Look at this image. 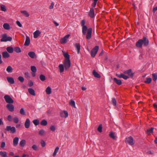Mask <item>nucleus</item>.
Listing matches in <instances>:
<instances>
[{
	"label": "nucleus",
	"instance_id": "72a5a7b5",
	"mask_svg": "<svg viewBox=\"0 0 157 157\" xmlns=\"http://www.w3.org/2000/svg\"><path fill=\"white\" fill-rule=\"evenodd\" d=\"M46 92L48 94H50L51 93V89L49 86H48L46 88Z\"/></svg>",
	"mask_w": 157,
	"mask_h": 157
},
{
	"label": "nucleus",
	"instance_id": "473e14b6",
	"mask_svg": "<svg viewBox=\"0 0 157 157\" xmlns=\"http://www.w3.org/2000/svg\"><path fill=\"white\" fill-rule=\"evenodd\" d=\"M14 51L17 53H20L21 52V49L17 47H15L13 48Z\"/></svg>",
	"mask_w": 157,
	"mask_h": 157
},
{
	"label": "nucleus",
	"instance_id": "1a4fd4ad",
	"mask_svg": "<svg viewBox=\"0 0 157 157\" xmlns=\"http://www.w3.org/2000/svg\"><path fill=\"white\" fill-rule=\"evenodd\" d=\"M6 107L8 110L10 112H13L14 109V107L13 105L11 104H7L6 105Z\"/></svg>",
	"mask_w": 157,
	"mask_h": 157
},
{
	"label": "nucleus",
	"instance_id": "6e6d98bb",
	"mask_svg": "<svg viewBox=\"0 0 157 157\" xmlns=\"http://www.w3.org/2000/svg\"><path fill=\"white\" fill-rule=\"evenodd\" d=\"M50 129L51 131H54L56 130V127L54 125H52L50 127Z\"/></svg>",
	"mask_w": 157,
	"mask_h": 157
},
{
	"label": "nucleus",
	"instance_id": "f257e3e1",
	"mask_svg": "<svg viewBox=\"0 0 157 157\" xmlns=\"http://www.w3.org/2000/svg\"><path fill=\"white\" fill-rule=\"evenodd\" d=\"M149 44V41L148 39L145 36H143L142 39L139 40L136 43V46L139 48H141L143 44L146 47Z\"/></svg>",
	"mask_w": 157,
	"mask_h": 157
},
{
	"label": "nucleus",
	"instance_id": "bf43d9fd",
	"mask_svg": "<svg viewBox=\"0 0 157 157\" xmlns=\"http://www.w3.org/2000/svg\"><path fill=\"white\" fill-rule=\"evenodd\" d=\"M85 21L84 20H83L81 22V26L82 27H83L84 26H86L85 25Z\"/></svg>",
	"mask_w": 157,
	"mask_h": 157
},
{
	"label": "nucleus",
	"instance_id": "20e7f679",
	"mask_svg": "<svg viewBox=\"0 0 157 157\" xmlns=\"http://www.w3.org/2000/svg\"><path fill=\"white\" fill-rule=\"evenodd\" d=\"M98 47L96 46L91 50L90 52V54L92 57H94L95 56L98 51Z\"/></svg>",
	"mask_w": 157,
	"mask_h": 157
},
{
	"label": "nucleus",
	"instance_id": "9d476101",
	"mask_svg": "<svg viewBox=\"0 0 157 157\" xmlns=\"http://www.w3.org/2000/svg\"><path fill=\"white\" fill-rule=\"evenodd\" d=\"M92 29L90 28L88 29L87 31V33L86 35V38L88 40L90 39L91 37Z\"/></svg>",
	"mask_w": 157,
	"mask_h": 157
},
{
	"label": "nucleus",
	"instance_id": "2f4dec72",
	"mask_svg": "<svg viewBox=\"0 0 157 157\" xmlns=\"http://www.w3.org/2000/svg\"><path fill=\"white\" fill-rule=\"evenodd\" d=\"M59 67L60 72V73L63 72L64 70V66L63 64H61L59 65Z\"/></svg>",
	"mask_w": 157,
	"mask_h": 157
},
{
	"label": "nucleus",
	"instance_id": "8fccbe9b",
	"mask_svg": "<svg viewBox=\"0 0 157 157\" xmlns=\"http://www.w3.org/2000/svg\"><path fill=\"white\" fill-rule=\"evenodd\" d=\"M45 132V131L43 129H41L40 130L39 132V134L41 136L43 135Z\"/></svg>",
	"mask_w": 157,
	"mask_h": 157
},
{
	"label": "nucleus",
	"instance_id": "6ab92c4d",
	"mask_svg": "<svg viewBox=\"0 0 157 157\" xmlns=\"http://www.w3.org/2000/svg\"><path fill=\"white\" fill-rule=\"evenodd\" d=\"M28 55L31 58L33 59L35 58L36 55L34 52H30L28 53Z\"/></svg>",
	"mask_w": 157,
	"mask_h": 157
},
{
	"label": "nucleus",
	"instance_id": "864d4df0",
	"mask_svg": "<svg viewBox=\"0 0 157 157\" xmlns=\"http://www.w3.org/2000/svg\"><path fill=\"white\" fill-rule=\"evenodd\" d=\"M18 79L21 82H22L24 81V78L22 76H19L18 77Z\"/></svg>",
	"mask_w": 157,
	"mask_h": 157
},
{
	"label": "nucleus",
	"instance_id": "9b49d317",
	"mask_svg": "<svg viewBox=\"0 0 157 157\" xmlns=\"http://www.w3.org/2000/svg\"><path fill=\"white\" fill-rule=\"evenodd\" d=\"M116 75L117 77L120 78H122L125 80H126L129 78V76L125 75L123 74H116Z\"/></svg>",
	"mask_w": 157,
	"mask_h": 157
},
{
	"label": "nucleus",
	"instance_id": "e2e57ef3",
	"mask_svg": "<svg viewBox=\"0 0 157 157\" xmlns=\"http://www.w3.org/2000/svg\"><path fill=\"white\" fill-rule=\"evenodd\" d=\"M17 25H18L19 27H21L22 25L20 22L19 21H17L16 22Z\"/></svg>",
	"mask_w": 157,
	"mask_h": 157
},
{
	"label": "nucleus",
	"instance_id": "7c9ffc66",
	"mask_svg": "<svg viewBox=\"0 0 157 157\" xmlns=\"http://www.w3.org/2000/svg\"><path fill=\"white\" fill-rule=\"evenodd\" d=\"M13 68L10 66H8L6 69V71L8 73H12L13 72Z\"/></svg>",
	"mask_w": 157,
	"mask_h": 157
},
{
	"label": "nucleus",
	"instance_id": "69168bd1",
	"mask_svg": "<svg viewBox=\"0 0 157 157\" xmlns=\"http://www.w3.org/2000/svg\"><path fill=\"white\" fill-rule=\"evenodd\" d=\"M54 6V4L53 2H52L51 4V5L49 6V9H53V8Z\"/></svg>",
	"mask_w": 157,
	"mask_h": 157
},
{
	"label": "nucleus",
	"instance_id": "5fc2aeb1",
	"mask_svg": "<svg viewBox=\"0 0 157 157\" xmlns=\"http://www.w3.org/2000/svg\"><path fill=\"white\" fill-rule=\"evenodd\" d=\"M112 104L114 106H115L116 105V100L115 98H113L112 99Z\"/></svg>",
	"mask_w": 157,
	"mask_h": 157
},
{
	"label": "nucleus",
	"instance_id": "0eeeda50",
	"mask_svg": "<svg viewBox=\"0 0 157 157\" xmlns=\"http://www.w3.org/2000/svg\"><path fill=\"white\" fill-rule=\"evenodd\" d=\"M126 142L130 145H132L135 144L133 138L131 136L129 137L126 138Z\"/></svg>",
	"mask_w": 157,
	"mask_h": 157
},
{
	"label": "nucleus",
	"instance_id": "2eb2a0df",
	"mask_svg": "<svg viewBox=\"0 0 157 157\" xmlns=\"http://www.w3.org/2000/svg\"><path fill=\"white\" fill-rule=\"evenodd\" d=\"M2 56L4 58H8L10 57V54L7 52L5 51L2 52Z\"/></svg>",
	"mask_w": 157,
	"mask_h": 157
},
{
	"label": "nucleus",
	"instance_id": "5701e85b",
	"mask_svg": "<svg viewBox=\"0 0 157 157\" xmlns=\"http://www.w3.org/2000/svg\"><path fill=\"white\" fill-rule=\"evenodd\" d=\"M6 49L7 51L9 53H12L13 52V48L11 46L7 47Z\"/></svg>",
	"mask_w": 157,
	"mask_h": 157
},
{
	"label": "nucleus",
	"instance_id": "4468645a",
	"mask_svg": "<svg viewBox=\"0 0 157 157\" xmlns=\"http://www.w3.org/2000/svg\"><path fill=\"white\" fill-rule=\"evenodd\" d=\"M40 32L38 30H37L33 33L34 37L35 38H37L40 34Z\"/></svg>",
	"mask_w": 157,
	"mask_h": 157
},
{
	"label": "nucleus",
	"instance_id": "bb28decb",
	"mask_svg": "<svg viewBox=\"0 0 157 157\" xmlns=\"http://www.w3.org/2000/svg\"><path fill=\"white\" fill-rule=\"evenodd\" d=\"M3 26L4 28L6 30H9L10 29V26L8 23H4Z\"/></svg>",
	"mask_w": 157,
	"mask_h": 157
},
{
	"label": "nucleus",
	"instance_id": "b1692460",
	"mask_svg": "<svg viewBox=\"0 0 157 157\" xmlns=\"http://www.w3.org/2000/svg\"><path fill=\"white\" fill-rule=\"evenodd\" d=\"M89 16L91 18L93 17L94 16V10L93 8H91L90 9L89 13Z\"/></svg>",
	"mask_w": 157,
	"mask_h": 157
},
{
	"label": "nucleus",
	"instance_id": "79ce46f5",
	"mask_svg": "<svg viewBox=\"0 0 157 157\" xmlns=\"http://www.w3.org/2000/svg\"><path fill=\"white\" fill-rule=\"evenodd\" d=\"M31 70L33 73H35L36 71V68L34 66H31Z\"/></svg>",
	"mask_w": 157,
	"mask_h": 157
},
{
	"label": "nucleus",
	"instance_id": "052dcab7",
	"mask_svg": "<svg viewBox=\"0 0 157 157\" xmlns=\"http://www.w3.org/2000/svg\"><path fill=\"white\" fill-rule=\"evenodd\" d=\"M28 85H29V86H30V87L32 86H33V83L32 82V81H30L29 82Z\"/></svg>",
	"mask_w": 157,
	"mask_h": 157
},
{
	"label": "nucleus",
	"instance_id": "a878e982",
	"mask_svg": "<svg viewBox=\"0 0 157 157\" xmlns=\"http://www.w3.org/2000/svg\"><path fill=\"white\" fill-rule=\"evenodd\" d=\"M93 74L95 78H100V75L94 70L93 71Z\"/></svg>",
	"mask_w": 157,
	"mask_h": 157
},
{
	"label": "nucleus",
	"instance_id": "a211bd4d",
	"mask_svg": "<svg viewBox=\"0 0 157 157\" xmlns=\"http://www.w3.org/2000/svg\"><path fill=\"white\" fill-rule=\"evenodd\" d=\"M19 140V138L17 137H15L13 140V145L14 146L17 145Z\"/></svg>",
	"mask_w": 157,
	"mask_h": 157
},
{
	"label": "nucleus",
	"instance_id": "423d86ee",
	"mask_svg": "<svg viewBox=\"0 0 157 157\" xmlns=\"http://www.w3.org/2000/svg\"><path fill=\"white\" fill-rule=\"evenodd\" d=\"M63 64L65 69L66 70L68 69L71 66L70 60H64Z\"/></svg>",
	"mask_w": 157,
	"mask_h": 157
},
{
	"label": "nucleus",
	"instance_id": "4c0bfd02",
	"mask_svg": "<svg viewBox=\"0 0 157 157\" xmlns=\"http://www.w3.org/2000/svg\"><path fill=\"white\" fill-rule=\"evenodd\" d=\"M152 81L151 78H147L146 80L144 81V82L146 83L149 84Z\"/></svg>",
	"mask_w": 157,
	"mask_h": 157
},
{
	"label": "nucleus",
	"instance_id": "58836bf2",
	"mask_svg": "<svg viewBox=\"0 0 157 157\" xmlns=\"http://www.w3.org/2000/svg\"><path fill=\"white\" fill-rule=\"evenodd\" d=\"M21 13L26 17H28L29 16V13L26 11H21Z\"/></svg>",
	"mask_w": 157,
	"mask_h": 157
},
{
	"label": "nucleus",
	"instance_id": "ddd939ff",
	"mask_svg": "<svg viewBox=\"0 0 157 157\" xmlns=\"http://www.w3.org/2000/svg\"><path fill=\"white\" fill-rule=\"evenodd\" d=\"M30 124V121L29 118L26 119L25 123V126L26 128H29Z\"/></svg>",
	"mask_w": 157,
	"mask_h": 157
},
{
	"label": "nucleus",
	"instance_id": "13d9d810",
	"mask_svg": "<svg viewBox=\"0 0 157 157\" xmlns=\"http://www.w3.org/2000/svg\"><path fill=\"white\" fill-rule=\"evenodd\" d=\"M41 144L42 146L44 147L45 145V143L44 140H42L41 142Z\"/></svg>",
	"mask_w": 157,
	"mask_h": 157
},
{
	"label": "nucleus",
	"instance_id": "338daca9",
	"mask_svg": "<svg viewBox=\"0 0 157 157\" xmlns=\"http://www.w3.org/2000/svg\"><path fill=\"white\" fill-rule=\"evenodd\" d=\"M25 77L26 78H28V77H29V73H28V72H25Z\"/></svg>",
	"mask_w": 157,
	"mask_h": 157
},
{
	"label": "nucleus",
	"instance_id": "7ed1b4c3",
	"mask_svg": "<svg viewBox=\"0 0 157 157\" xmlns=\"http://www.w3.org/2000/svg\"><path fill=\"white\" fill-rule=\"evenodd\" d=\"M5 130L10 132L12 134L16 132V130L14 127H11L10 126H7L5 129Z\"/></svg>",
	"mask_w": 157,
	"mask_h": 157
},
{
	"label": "nucleus",
	"instance_id": "c85d7f7f",
	"mask_svg": "<svg viewBox=\"0 0 157 157\" xmlns=\"http://www.w3.org/2000/svg\"><path fill=\"white\" fill-rule=\"evenodd\" d=\"M75 46L76 48L78 54L80 52V47L79 44L77 43L75 44Z\"/></svg>",
	"mask_w": 157,
	"mask_h": 157
},
{
	"label": "nucleus",
	"instance_id": "09e8293b",
	"mask_svg": "<svg viewBox=\"0 0 157 157\" xmlns=\"http://www.w3.org/2000/svg\"><path fill=\"white\" fill-rule=\"evenodd\" d=\"M153 79L154 81H155L157 79V75L156 73L153 74L152 75Z\"/></svg>",
	"mask_w": 157,
	"mask_h": 157
},
{
	"label": "nucleus",
	"instance_id": "a18cd8bd",
	"mask_svg": "<svg viewBox=\"0 0 157 157\" xmlns=\"http://www.w3.org/2000/svg\"><path fill=\"white\" fill-rule=\"evenodd\" d=\"M39 78L40 80L42 81H44L46 79L45 76L43 75H40V76Z\"/></svg>",
	"mask_w": 157,
	"mask_h": 157
},
{
	"label": "nucleus",
	"instance_id": "a19ab883",
	"mask_svg": "<svg viewBox=\"0 0 157 157\" xmlns=\"http://www.w3.org/2000/svg\"><path fill=\"white\" fill-rule=\"evenodd\" d=\"M153 129L154 128H151L150 129H148L147 131V133L148 134H150L153 132Z\"/></svg>",
	"mask_w": 157,
	"mask_h": 157
},
{
	"label": "nucleus",
	"instance_id": "c756f323",
	"mask_svg": "<svg viewBox=\"0 0 157 157\" xmlns=\"http://www.w3.org/2000/svg\"><path fill=\"white\" fill-rule=\"evenodd\" d=\"M0 155L2 157H7V153L6 151H0Z\"/></svg>",
	"mask_w": 157,
	"mask_h": 157
},
{
	"label": "nucleus",
	"instance_id": "f8f14e48",
	"mask_svg": "<svg viewBox=\"0 0 157 157\" xmlns=\"http://www.w3.org/2000/svg\"><path fill=\"white\" fill-rule=\"evenodd\" d=\"M124 74L128 75L129 77L132 78L133 76L134 73L132 72V70L131 69L124 71Z\"/></svg>",
	"mask_w": 157,
	"mask_h": 157
},
{
	"label": "nucleus",
	"instance_id": "0e129e2a",
	"mask_svg": "<svg viewBox=\"0 0 157 157\" xmlns=\"http://www.w3.org/2000/svg\"><path fill=\"white\" fill-rule=\"evenodd\" d=\"M32 148L35 150H36L37 149V147L35 145H33L32 146Z\"/></svg>",
	"mask_w": 157,
	"mask_h": 157
},
{
	"label": "nucleus",
	"instance_id": "aec40b11",
	"mask_svg": "<svg viewBox=\"0 0 157 157\" xmlns=\"http://www.w3.org/2000/svg\"><path fill=\"white\" fill-rule=\"evenodd\" d=\"M114 82L118 85H120L122 84V81L120 79H118L116 78H113Z\"/></svg>",
	"mask_w": 157,
	"mask_h": 157
},
{
	"label": "nucleus",
	"instance_id": "4d7b16f0",
	"mask_svg": "<svg viewBox=\"0 0 157 157\" xmlns=\"http://www.w3.org/2000/svg\"><path fill=\"white\" fill-rule=\"evenodd\" d=\"M7 120L9 121H11L12 120V117L10 115H8L7 117Z\"/></svg>",
	"mask_w": 157,
	"mask_h": 157
},
{
	"label": "nucleus",
	"instance_id": "de8ad7c7",
	"mask_svg": "<svg viewBox=\"0 0 157 157\" xmlns=\"http://www.w3.org/2000/svg\"><path fill=\"white\" fill-rule=\"evenodd\" d=\"M20 113L22 115H25V113L23 108H21L20 111Z\"/></svg>",
	"mask_w": 157,
	"mask_h": 157
},
{
	"label": "nucleus",
	"instance_id": "412c9836",
	"mask_svg": "<svg viewBox=\"0 0 157 157\" xmlns=\"http://www.w3.org/2000/svg\"><path fill=\"white\" fill-rule=\"evenodd\" d=\"M28 91L30 94L34 96L36 95L35 91L32 88H29L28 89Z\"/></svg>",
	"mask_w": 157,
	"mask_h": 157
},
{
	"label": "nucleus",
	"instance_id": "49530a36",
	"mask_svg": "<svg viewBox=\"0 0 157 157\" xmlns=\"http://www.w3.org/2000/svg\"><path fill=\"white\" fill-rule=\"evenodd\" d=\"M33 122L35 125H38L40 123L39 121L37 119L33 120Z\"/></svg>",
	"mask_w": 157,
	"mask_h": 157
},
{
	"label": "nucleus",
	"instance_id": "c9c22d12",
	"mask_svg": "<svg viewBox=\"0 0 157 157\" xmlns=\"http://www.w3.org/2000/svg\"><path fill=\"white\" fill-rule=\"evenodd\" d=\"M40 124L42 125L45 126L47 124V122L46 120H43L40 122Z\"/></svg>",
	"mask_w": 157,
	"mask_h": 157
},
{
	"label": "nucleus",
	"instance_id": "e433bc0d",
	"mask_svg": "<svg viewBox=\"0 0 157 157\" xmlns=\"http://www.w3.org/2000/svg\"><path fill=\"white\" fill-rule=\"evenodd\" d=\"M26 142L25 140H21L20 142V145L21 147H24L25 144Z\"/></svg>",
	"mask_w": 157,
	"mask_h": 157
},
{
	"label": "nucleus",
	"instance_id": "4be33fe9",
	"mask_svg": "<svg viewBox=\"0 0 157 157\" xmlns=\"http://www.w3.org/2000/svg\"><path fill=\"white\" fill-rule=\"evenodd\" d=\"M62 52L63 56L65 58L64 60H70V56L68 54L67 52L65 53L63 51Z\"/></svg>",
	"mask_w": 157,
	"mask_h": 157
},
{
	"label": "nucleus",
	"instance_id": "774afa93",
	"mask_svg": "<svg viewBox=\"0 0 157 157\" xmlns=\"http://www.w3.org/2000/svg\"><path fill=\"white\" fill-rule=\"evenodd\" d=\"M157 10V6L154 7L153 10V12L155 13L156 11Z\"/></svg>",
	"mask_w": 157,
	"mask_h": 157
},
{
	"label": "nucleus",
	"instance_id": "37998d69",
	"mask_svg": "<svg viewBox=\"0 0 157 157\" xmlns=\"http://www.w3.org/2000/svg\"><path fill=\"white\" fill-rule=\"evenodd\" d=\"M0 8L1 10L3 11H6V6L3 5H1Z\"/></svg>",
	"mask_w": 157,
	"mask_h": 157
},
{
	"label": "nucleus",
	"instance_id": "3c124183",
	"mask_svg": "<svg viewBox=\"0 0 157 157\" xmlns=\"http://www.w3.org/2000/svg\"><path fill=\"white\" fill-rule=\"evenodd\" d=\"M19 121L18 118L17 117H14L13 118V121L15 123H17Z\"/></svg>",
	"mask_w": 157,
	"mask_h": 157
},
{
	"label": "nucleus",
	"instance_id": "dca6fc26",
	"mask_svg": "<svg viewBox=\"0 0 157 157\" xmlns=\"http://www.w3.org/2000/svg\"><path fill=\"white\" fill-rule=\"evenodd\" d=\"M30 43V39L29 38L28 36H26V40L24 44L25 46H28Z\"/></svg>",
	"mask_w": 157,
	"mask_h": 157
},
{
	"label": "nucleus",
	"instance_id": "cd10ccee",
	"mask_svg": "<svg viewBox=\"0 0 157 157\" xmlns=\"http://www.w3.org/2000/svg\"><path fill=\"white\" fill-rule=\"evenodd\" d=\"M61 115L62 117H64L65 118L67 117L68 116V113L66 111H63V112L61 113Z\"/></svg>",
	"mask_w": 157,
	"mask_h": 157
},
{
	"label": "nucleus",
	"instance_id": "393cba45",
	"mask_svg": "<svg viewBox=\"0 0 157 157\" xmlns=\"http://www.w3.org/2000/svg\"><path fill=\"white\" fill-rule=\"evenodd\" d=\"M88 29L86 26L82 27V31L83 35H85L86 34V31H87Z\"/></svg>",
	"mask_w": 157,
	"mask_h": 157
},
{
	"label": "nucleus",
	"instance_id": "39448f33",
	"mask_svg": "<svg viewBox=\"0 0 157 157\" xmlns=\"http://www.w3.org/2000/svg\"><path fill=\"white\" fill-rule=\"evenodd\" d=\"M6 102L9 104H12L13 103V101L10 96L8 95H6L4 96Z\"/></svg>",
	"mask_w": 157,
	"mask_h": 157
},
{
	"label": "nucleus",
	"instance_id": "603ef678",
	"mask_svg": "<svg viewBox=\"0 0 157 157\" xmlns=\"http://www.w3.org/2000/svg\"><path fill=\"white\" fill-rule=\"evenodd\" d=\"M98 130L99 132H101L102 131V127L101 124L100 125L98 128Z\"/></svg>",
	"mask_w": 157,
	"mask_h": 157
},
{
	"label": "nucleus",
	"instance_id": "680f3d73",
	"mask_svg": "<svg viewBox=\"0 0 157 157\" xmlns=\"http://www.w3.org/2000/svg\"><path fill=\"white\" fill-rule=\"evenodd\" d=\"M5 142H2L1 145V147L2 148H4L5 146Z\"/></svg>",
	"mask_w": 157,
	"mask_h": 157
},
{
	"label": "nucleus",
	"instance_id": "f704fd0d",
	"mask_svg": "<svg viewBox=\"0 0 157 157\" xmlns=\"http://www.w3.org/2000/svg\"><path fill=\"white\" fill-rule=\"evenodd\" d=\"M109 136L110 137L112 138L113 139H115L116 138L115 134L113 132H110V133L109 134Z\"/></svg>",
	"mask_w": 157,
	"mask_h": 157
},
{
	"label": "nucleus",
	"instance_id": "ea45409f",
	"mask_svg": "<svg viewBox=\"0 0 157 157\" xmlns=\"http://www.w3.org/2000/svg\"><path fill=\"white\" fill-rule=\"evenodd\" d=\"M59 150V147H57L55 149V151H54V152L53 154V156L54 157L55 156L57 153L58 152Z\"/></svg>",
	"mask_w": 157,
	"mask_h": 157
},
{
	"label": "nucleus",
	"instance_id": "6e6552de",
	"mask_svg": "<svg viewBox=\"0 0 157 157\" xmlns=\"http://www.w3.org/2000/svg\"><path fill=\"white\" fill-rule=\"evenodd\" d=\"M70 36V34H67L64 36L60 40L61 43L62 44H64L67 43V39Z\"/></svg>",
	"mask_w": 157,
	"mask_h": 157
},
{
	"label": "nucleus",
	"instance_id": "f3484780",
	"mask_svg": "<svg viewBox=\"0 0 157 157\" xmlns=\"http://www.w3.org/2000/svg\"><path fill=\"white\" fill-rule=\"evenodd\" d=\"M8 82L11 84H13L14 83V81L13 78L12 77H7L6 78Z\"/></svg>",
	"mask_w": 157,
	"mask_h": 157
},
{
	"label": "nucleus",
	"instance_id": "f03ea898",
	"mask_svg": "<svg viewBox=\"0 0 157 157\" xmlns=\"http://www.w3.org/2000/svg\"><path fill=\"white\" fill-rule=\"evenodd\" d=\"M2 38L0 40L1 42H6L7 41H11L12 38L10 36H8L7 34L4 33L1 35Z\"/></svg>",
	"mask_w": 157,
	"mask_h": 157
},
{
	"label": "nucleus",
	"instance_id": "c03bdc74",
	"mask_svg": "<svg viewBox=\"0 0 157 157\" xmlns=\"http://www.w3.org/2000/svg\"><path fill=\"white\" fill-rule=\"evenodd\" d=\"M69 104L72 107H75V103L74 101L71 100L69 102Z\"/></svg>",
	"mask_w": 157,
	"mask_h": 157
}]
</instances>
